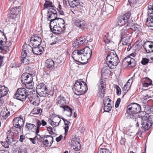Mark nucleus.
I'll list each match as a JSON object with an SVG mask.
<instances>
[{"label": "nucleus", "mask_w": 153, "mask_h": 153, "mask_svg": "<svg viewBox=\"0 0 153 153\" xmlns=\"http://www.w3.org/2000/svg\"><path fill=\"white\" fill-rule=\"evenodd\" d=\"M120 33L121 39L119 43L122 42V44L123 46L130 45V37L131 35L128 31L127 28H126L125 27H123V29L120 31Z\"/></svg>", "instance_id": "obj_6"}, {"label": "nucleus", "mask_w": 153, "mask_h": 153, "mask_svg": "<svg viewBox=\"0 0 153 153\" xmlns=\"http://www.w3.org/2000/svg\"><path fill=\"white\" fill-rule=\"evenodd\" d=\"M134 24L132 20H127L126 21V22H125V26L124 27H125L127 28L126 27L128 26L131 28L132 26Z\"/></svg>", "instance_id": "obj_48"}, {"label": "nucleus", "mask_w": 153, "mask_h": 153, "mask_svg": "<svg viewBox=\"0 0 153 153\" xmlns=\"http://www.w3.org/2000/svg\"><path fill=\"white\" fill-rule=\"evenodd\" d=\"M31 48L29 49L27 45H23L22 47V51L21 56L20 59L21 63L25 65L28 64L30 62V59L28 55L30 51H31Z\"/></svg>", "instance_id": "obj_7"}, {"label": "nucleus", "mask_w": 153, "mask_h": 153, "mask_svg": "<svg viewBox=\"0 0 153 153\" xmlns=\"http://www.w3.org/2000/svg\"><path fill=\"white\" fill-rule=\"evenodd\" d=\"M61 120L59 117H57L54 118L53 120L49 119L48 121L52 126L55 127L59 125Z\"/></svg>", "instance_id": "obj_20"}, {"label": "nucleus", "mask_w": 153, "mask_h": 153, "mask_svg": "<svg viewBox=\"0 0 153 153\" xmlns=\"http://www.w3.org/2000/svg\"><path fill=\"white\" fill-rule=\"evenodd\" d=\"M41 125H42L41 121L37 120L36 121V134H38L39 132V128Z\"/></svg>", "instance_id": "obj_49"}, {"label": "nucleus", "mask_w": 153, "mask_h": 153, "mask_svg": "<svg viewBox=\"0 0 153 153\" xmlns=\"http://www.w3.org/2000/svg\"><path fill=\"white\" fill-rule=\"evenodd\" d=\"M36 135L34 138H30L29 139L31 141L32 143L34 144H36V141H38L40 142L43 140L42 137L38 134H36Z\"/></svg>", "instance_id": "obj_24"}, {"label": "nucleus", "mask_w": 153, "mask_h": 153, "mask_svg": "<svg viewBox=\"0 0 153 153\" xmlns=\"http://www.w3.org/2000/svg\"><path fill=\"white\" fill-rule=\"evenodd\" d=\"M44 8L43 9H48V10L50 9H55L53 5L52 2L50 1L46 2L44 4Z\"/></svg>", "instance_id": "obj_30"}, {"label": "nucleus", "mask_w": 153, "mask_h": 153, "mask_svg": "<svg viewBox=\"0 0 153 153\" xmlns=\"http://www.w3.org/2000/svg\"><path fill=\"white\" fill-rule=\"evenodd\" d=\"M25 127L27 130L30 131H33L36 129V126L34 124L30 123H27Z\"/></svg>", "instance_id": "obj_33"}, {"label": "nucleus", "mask_w": 153, "mask_h": 153, "mask_svg": "<svg viewBox=\"0 0 153 153\" xmlns=\"http://www.w3.org/2000/svg\"><path fill=\"white\" fill-rule=\"evenodd\" d=\"M7 38L4 33L0 30V43L3 45H5L6 43Z\"/></svg>", "instance_id": "obj_31"}, {"label": "nucleus", "mask_w": 153, "mask_h": 153, "mask_svg": "<svg viewBox=\"0 0 153 153\" xmlns=\"http://www.w3.org/2000/svg\"><path fill=\"white\" fill-rule=\"evenodd\" d=\"M47 89L46 85L43 83H39L36 88V91L37 93L39 91L44 89Z\"/></svg>", "instance_id": "obj_32"}, {"label": "nucleus", "mask_w": 153, "mask_h": 153, "mask_svg": "<svg viewBox=\"0 0 153 153\" xmlns=\"http://www.w3.org/2000/svg\"><path fill=\"white\" fill-rule=\"evenodd\" d=\"M141 110V107L139 104L135 103L129 105L127 108V112L128 115L132 119L136 118L137 114Z\"/></svg>", "instance_id": "obj_4"}, {"label": "nucleus", "mask_w": 153, "mask_h": 153, "mask_svg": "<svg viewBox=\"0 0 153 153\" xmlns=\"http://www.w3.org/2000/svg\"><path fill=\"white\" fill-rule=\"evenodd\" d=\"M57 10L59 13L60 15H64V13L62 10V7L59 4Z\"/></svg>", "instance_id": "obj_59"}, {"label": "nucleus", "mask_w": 153, "mask_h": 153, "mask_svg": "<svg viewBox=\"0 0 153 153\" xmlns=\"http://www.w3.org/2000/svg\"><path fill=\"white\" fill-rule=\"evenodd\" d=\"M128 2L131 6H134V5L137 2L136 0H128Z\"/></svg>", "instance_id": "obj_61"}, {"label": "nucleus", "mask_w": 153, "mask_h": 153, "mask_svg": "<svg viewBox=\"0 0 153 153\" xmlns=\"http://www.w3.org/2000/svg\"><path fill=\"white\" fill-rule=\"evenodd\" d=\"M113 105V104H110L109 105H104V111L107 112H109L111 110Z\"/></svg>", "instance_id": "obj_46"}, {"label": "nucleus", "mask_w": 153, "mask_h": 153, "mask_svg": "<svg viewBox=\"0 0 153 153\" xmlns=\"http://www.w3.org/2000/svg\"><path fill=\"white\" fill-rule=\"evenodd\" d=\"M74 24L77 27L81 29H84L86 24L84 20L79 19L75 20Z\"/></svg>", "instance_id": "obj_17"}, {"label": "nucleus", "mask_w": 153, "mask_h": 153, "mask_svg": "<svg viewBox=\"0 0 153 153\" xmlns=\"http://www.w3.org/2000/svg\"><path fill=\"white\" fill-rule=\"evenodd\" d=\"M65 23L62 19L58 18L55 22H50V29L53 33L57 34L63 33L65 30Z\"/></svg>", "instance_id": "obj_2"}, {"label": "nucleus", "mask_w": 153, "mask_h": 153, "mask_svg": "<svg viewBox=\"0 0 153 153\" xmlns=\"http://www.w3.org/2000/svg\"><path fill=\"white\" fill-rule=\"evenodd\" d=\"M73 90L76 95H79L86 92L88 88L85 83L79 80L76 81Z\"/></svg>", "instance_id": "obj_5"}, {"label": "nucleus", "mask_w": 153, "mask_h": 153, "mask_svg": "<svg viewBox=\"0 0 153 153\" xmlns=\"http://www.w3.org/2000/svg\"><path fill=\"white\" fill-rule=\"evenodd\" d=\"M114 9V7L112 6L109 4L105 6V11L109 13L111 12Z\"/></svg>", "instance_id": "obj_44"}, {"label": "nucleus", "mask_w": 153, "mask_h": 153, "mask_svg": "<svg viewBox=\"0 0 153 153\" xmlns=\"http://www.w3.org/2000/svg\"><path fill=\"white\" fill-rule=\"evenodd\" d=\"M14 153H27V150L25 148L21 147L19 150H16Z\"/></svg>", "instance_id": "obj_55"}, {"label": "nucleus", "mask_w": 153, "mask_h": 153, "mask_svg": "<svg viewBox=\"0 0 153 153\" xmlns=\"http://www.w3.org/2000/svg\"><path fill=\"white\" fill-rule=\"evenodd\" d=\"M71 143L73 146V149L75 151H78L79 150L80 148V144L79 143L75 140H72L71 142Z\"/></svg>", "instance_id": "obj_28"}, {"label": "nucleus", "mask_w": 153, "mask_h": 153, "mask_svg": "<svg viewBox=\"0 0 153 153\" xmlns=\"http://www.w3.org/2000/svg\"><path fill=\"white\" fill-rule=\"evenodd\" d=\"M99 88L101 89H104L105 88V85L103 79H101L100 81V83L99 85Z\"/></svg>", "instance_id": "obj_58"}, {"label": "nucleus", "mask_w": 153, "mask_h": 153, "mask_svg": "<svg viewBox=\"0 0 153 153\" xmlns=\"http://www.w3.org/2000/svg\"><path fill=\"white\" fill-rule=\"evenodd\" d=\"M131 85H129V86H128V85H127V84L126 83L123 87V89L124 92L126 93L128 90L130 89L131 87Z\"/></svg>", "instance_id": "obj_57"}, {"label": "nucleus", "mask_w": 153, "mask_h": 153, "mask_svg": "<svg viewBox=\"0 0 153 153\" xmlns=\"http://www.w3.org/2000/svg\"><path fill=\"white\" fill-rule=\"evenodd\" d=\"M62 119L64 121L65 125V127H64L65 130V135H66L67 134L69 129L68 125L70 124V122L64 118H62Z\"/></svg>", "instance_id": "obj_36"}, {"label": "nucleus", "mask_w": 153, "mask_h": 153, "mask_svg": "<svg viewBox=\"0 0 153 153\" xmlns=\"http://www.w3.org/2000/svg\"><path fill=\"white\" fill-rule=\"evenodd\" d=\"M48 16L49 19H51L50 20V22H55L56 21L57 19V12L55 9H50L48 11Z\"/></svg>", "instance_id": "obj_12"}, {"label": "nucleus", "mask_w": 153, "mask_h": 153, "mask_svg": "<svg viewBox=\"0 0 153 153\" xmlns=\"http://www.w3.org/2000/svg\"><path fill=\"white\" fill-rule=\"evenodd\" d=\"M151 123L149 121L147 122H142V126L144 127L146 130H148L152 126Z\"/></svg>", "instance_id": "obj_37"}, {"label": "nucleus", "mask_w": 153, "mask_h": 153, "mask_svg": "<svg viewBox=\"0 0 153 153\" xmlns=\"http://www.w3.org/2000/svg\"><path fill=\"white\" fill-rule=\"evenodd\" d=\"M12 131L10 130L8 131L7 134V140L10 143H11L14 141L13 136L15 131Z\"/></svg>", "instance_id": "obj_23"}, {"label": "nucleus", "mask_w": 153, "mask_h": 153, "mask_svg": "<svg viewBox=\"0 0 153 153\" xmlns=\"http://www.w3.org/2000/svg\"><path fill=\"white\" fill-rule=\"evenodd\" d=\"M19 12V8L16 7H14L11 9L8 14V16L11 19H14L17 17Z\"/></svg>", "instance_id": "obj_15"}, {"label": "nucleus", "mask_w": 153, "mask_h": 153, "mask_svg": "<svg viewBox=\"0 0 153 153\" xmlns=\"http://www.w3.org/2000/svg\"><path fill=\"white\" fill-rule=\"evenodd\" d=\"M132 82L133 78H131L130 79H128V80L127 82L126 83L127 84V85H128V86H129V85H131V84Z\"/></svg>", "instance_id": "obj_63"}, {"label": "nucleus", "mask_w": 153, "mask_h": 153, "mask_svg": "<svg viewBox=\"0 0 153 153\" xmlns=\"http://www.w3.org/2000/svg\"><path fill=\"white\" fill-rule=\"evenodd\" d=\"M33 79H31V80L28 81L27 83H25L26 87L28 89H31L33 88L34 82L33 81Z\"/></svg>", "instance_id": "obj_35"}, {"label": "nucleus", "mask_w": 153, "mask_h": 153, "mask_svg": "<svg viewBox=\"0 0 153 153\" xmlns=\"http://www.w3.org/2000/svg\"><path fill=\"white\" fill-rule=\"evenodd\" d=\"M149 114L147 113H145V114L143 115H142L141 116V118H140L143 121V122H147L148 121L149 119Z\"/></svg>", "instance_id": "obj_51"}, {"label": "nucleus", "mask_w": 153, "mask_h": 153, "mask_svg": "<svg viewBox=\"0 0 153 153\" xmlns=\"http://www.w3.org/2000/svg\"><path fill=\"white\" fill-rule=\"evenodd\" d=\"M142 84L144 87H148L152 84V81L150 79L146 78L145 79L144 81L142 82Z\"/></svg>", "instance_id": "obj_34"}, {"label": "nucleus", "mask_w": 153, "mask_h": 153, "mask_svg": "<svg viewBox=\"0 0 153 153\" xmlns=\"http://www.w3.org/2000/svg\"><path fill=\"white\" fill-rule=\"evenodd\" d=\"M147 53H150L151 52H153V42L149 45L146 48H145Z\"/></svg>", "instance_id": "obj_39"}, {"label": "nucleus", "mask_w": 153, "mask_h": 153, "mask_svg": "<svg viewBox=\"0 0 153 153\" xmlns=\"http://www.w3.org/2000/svg\"><path fill=\"white\" fill-rule=\"evenodd\" d=\"M131 15V13L130 12H128L123 16L122 17L126 21L127 20H129Z\"/></svg>", "instance_id": "obj_52"}, {"label": "nucleus", "mask_w": 153, "mask_h": 153, "mask_svg": "<svg viewBox=\"0 0 153 153\" xmlns=\"http://www.w3.org/2000/svg\"><path fill=\"white\" fill-rule=\"evenodd\" d=\"M92 53L91 50L87 46L82 49L74 51L72 53V57L76 62L85 64L88 62Z\"/></svg>", "instance_id": "obj_1"}, {"label": "nucleus", "mask_w": 153, "mask_h": 153, "mask_svg": "<svg viewBox=\"0 0 153 153\" xmlns=\"http://www.w3.org/2000/svg\"><path fill=\"white\" fill-rule=\"evenodd\" d=\"M44 48L42 46H33L32 51L35 54L40 55L42 53Z\"/></svg>", "instance_id": "obj_21"}, {"label": "nucleus", "mask_w": 153, "mask_h": 153, "mask_svg": "<svg viewBox=\"0 0 153 153\" xmlns=\"http://www.w3.org/2000/svg\"><path fill=\"white\" fill-rule=\"evenodd\" d=\"M42 111V110L41 109L39 108H34L33 109L31 113L33 114H38L41 113Z\"/></svg>", "instance_id": "obj_40"}, {"label": "nucleus", "mask_w": 153, "mask_h": 153, "mask_svg": "<svg viewBox=\"0 0 153 153\" xmlns=\"http://www.w3.org/2000/svg\"><path fill=\"white\" fill-rule=\"evenodd\" d=\"M48 89L47 88L46 89H44L39 91L37 93L41 97H46L48 95Z\"/></svg>", "instance_id": "obj_38"}, {"label": "nucleus", "mask_w": 153, "mask_h": 153, "mask_svg": "<svg viewBox=\"0 0 153 153\" xmlns=\"http://www.w3.org/2000/svg\"><path fill=\"white\" fill-rule=\"evenodd\" d=\"M105 93L104 89L99 88V89L98 92L97 94V96L100 97L102 98L103 97Z\"/></svg>", "instance_id": "obj_45"}, {"label": "nucleus", "mask_w": 153, "mask_h": 153, "mask_svg": "<svg viewBox=\"0 0 153 153\" xmlns=\"http://www.w3.org/2000/svg\"><path fill=\"white\" fill-rule=\"evenodd\" d=\"M54 66V62L51 59H48L45 63V66L46 67L52 69Z\"/></svg>", "instance_id": "obj_27"}, {"label": "nucleus", "mask_w": 153, "mask_h": 153, "mask_svg": "<svg viewBox=\"0 0 153 153\" xmlns=\"http://www.w3.org/2000/svg\"><path fill=\"white\" fill-rule=\"evenodd\" d=\"M9 91L8 88L4 86L0 85V97L6 96Z\"/></svg>", "instance_id": "obj_22"}, {"label": "nucleus", "mask_w": 153, "mask_h": 153, "mask_svg": "<svg viewBox=\"0 0 153 153\" xmlns=\"http://www.w3.org/2000/svg\"><path fill=\"white\" fill-rule=\"evenodd\" d=\"M124 19L123 17H119L117 19L116 23V25L117 26H122L123 25H125V22H126Z\"/></svg>", "instance_id": "obj_25"}, {"label": "nucleus", "mask_w": 153, "mask_h": 153, "mask_svg": "<svg viewBox=\"0 0 153 153\" xmlns=\"http://www.w3.org/2000/svg\"><path fill=\"white\" fill-rule=\"evenodd\" d=\"M68 1L70 7L73 8L78 6L80 3L79 0H68Z\"/></svg>", "instance_id": "obj_26"}, {"label": "nucleus", "mask_w": 153, "mask_h": 153, "mask_svg": "<svg viewBox=\"0 0 153 153\" xmlns=\"http://www.w3.org/2000/svg\"><path fill=\"white\" fill-rule=\"evenodd\" d=\"M64 111H66V114L68 117L71 116L72 114V109L68 106L65 105L62 107Z\"/></svg>", "instance_id": "obj_29"}, {"label": "nucleus", "mask_w": 153, "mask_h": 153, "mask_svg": "<svg viewBox=\"0 0 153 153\" xmlns=\"http://www.w3.org/2000/svg\"><path fill=\"white\" fill-rule=\"evenodd\" d=\"M42 140L41 142H43V144L46 147L50 146L53 142V137L51 136L47 135L44 138L42 137Z\"/></svg>", "instance_id": "obj_14"}, {"label": "nucleus", "mask_w": 153, "mask_h": 153, "mask_svg": "<svg viewBox=\"0 0 153 153\" xmlns=\"http://www.w3.org/2000/svg\"><path fill=\"white\" fill-rule=\"evenodd\" d=\"M11 143H10L8 142V141L6 140L4 142H2L1 144L2 146H4V148H8L9 147V145H10Z\"/></svg>", "instance_id": "obj_56"}, {"label": "nucleus", "mask_w": 153, "mask_h": 153, "mask_svg": "<svg viewBox=\"0 0 153 153\" xmlns=\"http://www.w3.org/2000/svg\"><path fill=\"white\" fill-rule=\"evenodd\" d=\"M133 30L138 33L140 31V27L137 24H134L131 28Z\"/></svg>", "instance_id": "obj_43"}, {"label": "nucleus", "mask_w": 153, "mask_h": 153, "mask_svg": "<svg viewBox=\"0 0 153 153\" xmlns=\"http://www.w3.org/2000/svg\"><path fill=\"white\" fill-rule=\"evenodd\" d=\"M148 8V15L150 16L147 18L146 25L148 27H153V3H151Z\"/></svg>", "instance_id": "obj_10"}, {"label": "nucleus", "mask_w": 153, "mask_h": 153, "mask_svg": "<svg viewBox=\"0 0 153 153\" xmlns=\"http://www.w3.org/2000/svg\"><path fill=\"white\" fill-rule=\"evenodd\" d=\"M149 61V60L148 59L143 58L141 61V63L143 65H146Z\"/></svg>", "instance_id": "obj_60"}, {"label": "nucleus", "mask_w": 153, "mask_h": 153, "mask_svg": "<svg viewBox=\"0 0 153 153\" xmlns=\"http://www.w3.org/2000/svg\"><path fill=\"white\" fill-rule=\"evenodd\" d=\"M42 39L41 37L37 35H33L30 39V46H39L41 44Z\"/></svg>", "instance_id": "obj_11"}, {"label": "nucleus", "mask_w": 153, "mask_h": 153, "mask_svg": "<svg viewBox=\"0 0 153 153\" xmlns=\"http://www.w3.org/2000/svg\"><path fill=\"white\" fill-rule=\"evenodd\" d=\"M86 39L85 36L81 37L77 39L74 42L73 46L76 48L81 46L86 41Z\"/></svg>", "instance_id": "obj_16"}, {"label": "nucleus", "mask_w": 153, "mask_h": 153, "mask_svg": "<svg viewBox=\"0 0 153 153\" xmlns=\"http://www.w3.org/2000/svg\"><path fill=\"white\" fill-rule=\"evenodd\" d=\"M28 99L31 103L35 106L38 105L40 100L39 97L36 94H30L27 96Z\"/></svg>", "instance_id": "obj_13"}, {"label": "nucleus", "mask_w": 153, "mask_h": 153, "mask_svg": "<svg viewBox=\"0 0 153 153\" xmlns=\"http://www.w3.org/2000/svg\"><path fill=\"white\" fill-rule=\"evenodd\" d=\"M27 90L24 88H20L18 89L15 93L14 97L21 101H24L28 97Z\"/></svg>", "instance_id": "obj_9"}, {"label": "nucleus", "mask_w": 153, "mask_h": 153, "mask_svg": "<svg viewBox=\"0 0 153 153\" xmlns=\"http://www.w3.org/2000/svg\"><path fill=\"white\" fill-rule=\"evenodd\" d=\"M148 121L149 122L153 123V114H149Z\"/></svg>", "instance_id": "obj_62"}, {"label": "nucleus", "mask_w": 153, "mask_h": 153, "mask_svg": "<svg viewBox=\"0 0 153 153\" xmlns=\"http://www.w3.org/2000/svg\"><path fill=\"white\" fill-rule=\"evenodd\" d=\"M97 153H111V152L107 149L100 148L99 149Z\"/></svg>", "instance_id": "obj_50"}, {"label": "nucleus", "mask_w": 153, "mask_h": 153, "mask_svg": "<svg viewBox=\"0 0 153 153\" xmlns=\"http://www.w3.org/2000/svg\"><path fill=\"white\" fill-rule=\"evenodd\" d=\"M112 102L111 101V99L108 97H105L103 103L104 105H108L110 104H112Z\"/></svg>", "instance_id": "obj_42"}, {"label": "nucleus", "mask_w": 153, "mask_h": 153, "mask_svg": "<svg viewBox=\"0 0 153 153\" xmlns=\"http://www.w3.org/2000/svg\"><path fill=\"white\" fill-rule=\"evenodd\" d=\"M66 100L64 97L60 95L57 99L56 104L60 107L62 108L66 103Z\"/></svg>", "instance_id": "obj_19"}, {"label": "nucleus", "mask_w": 153, "mask_h": 153, "mask_svg": "<svg viewBox=\"0 0 153 153\" xmlns=\"http://www.w3.org/2000/svg\"><path fill=\"white\" fill-rule=\"evenodd\" d=\"M1 115L4 120H6L7 119L8 116H10V113L9 112H2L1 114Z\"/></svg>", "instance_id": "obj_47"}, {"label": "nucleus", "mask_w": 153, "mask_h": 153, "mask_svg": "<svg viewBox=\"0 0 153 153\" xmlns=\"http://www.w3.org/2000/svg\"><path fill=\"white\" fill-rule=\"evenodd\" d=\"M21 79L22 83H27L28 81L31 80L33 79V76L29 73H25L22 75Z\"/></svg>", "instance_id": "obj_18"}, {"label": "nucleus", "mask_w": 153, "mask_h": 153, "mask_svg": "<svg viewBox=\"0 0 153 153\" xmlns=\"http://www.w3.org/2000/svg\"><path fill=\"white\" fill-rule=\"evenodd\" d=\"M13 126L11 129L14 131H16L17 134L20 132L21 129L24 124L23 119L20 117H18L14 118L13 120Z\"/></svg>", "instance_id": "obj_8"}, {"label": "nucleus", "mask_w": 153, "mask_h": 153, "mask_svg": "<svg viewBox=\"0 0 153 153\" xmlns=\"http://www.w3.org/2000/svg\"><path fill=\"white\" fill-rule=\"evenodd\" d=\"M107 35H105L104 38V41L106 44H108L110 42V39L108 36V33H107Z\"/></svg>", "instance_id": "obj_54"}, {"label": "nucleus", "mask_w": 153, "mask_h": 153, "mask_svg": "<svg viewBox=\"0 0 153 153\" xmlns=\"http://www.w3.org/2000/svg\"><path fill=\"white\" fill-rule=\"evenodd\" d=\"M105 61L108 66L111 69L115 68L120 62L118 57L114 51L110 53L106 57Z\"/></svg>", "instance_id": "obj_3"}, {"label": "nucleus", "mask_w": 153, "mask_h": 153, "mask_svg": "<svg viewBox=\"0 0 153 153\" xmlns=\"http://www.w3.org/2000/svg\"><path fill=\"white\" fill-rule=\"evenodd\" d=\"M114 88L116 89L117 94L118 95H120L121 93V89L118 85H114Z\"/></svg>", "instance_id": "obj_53"}, {"label": "nucleus", "mask_w": 153, "mask_h": 153, "mask_svg": "<svg viewBox=\"0 0 153 153\" xmlns=\"http://www.w3.org/2000/svg\"><path fill=\"white\" fill-rule=\"evenodd\" d=\"M134 59L130 57H126L123 60V62H125L126 64L128 65H129L130 63L131 62V61H134Z\"/></svg>", "instance_id": "obj_41"}, {"label": "nucleus", "mask_w": 153, "mask_h": 153, "mask_svg": "<svg viewBox=\"0 0 153 153\" xmlns=\"http://www.w3.org/2000/svg\"><path fill=\"white\" fill-rule=\"evenodd\" d=\"M25 137L23 135H20V136L19 141L20 142H22L25 140Z\"/></svg>", "instance_id": "obj_64"}]
</instances>
